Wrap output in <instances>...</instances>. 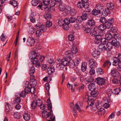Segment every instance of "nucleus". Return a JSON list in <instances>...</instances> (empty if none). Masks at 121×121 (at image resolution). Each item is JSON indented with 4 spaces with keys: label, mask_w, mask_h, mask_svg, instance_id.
Returning a JSON list of instances; mask_svg holds the SVG:
<instances>
[{
    "label": "nucleus",
    "mask_w": 121,
    "mask_h": 121,
    "mask_svg": "<svg viewBox=\"0 0 121 121\" xmlns=\"http://www.w3.org/2000/svg\"><path fill=\"white\" fill-rule=\"evenodd\" d=\"M40 55L39 54L37 53L34 51L31 52L29 55V58L32 60L33 63L35 64V66L37 67H39L40 65V63L38 60V58Z\"/></svg>",
    "instance_id": "f257e3e1"
},
{
    "label": "nucleus",
    "mask_w": 121,
    "mask_h": 121,
    "mask_svg": "<svg viewBox=\"0 0 121 121\" xmlns=\"http://www.w3.org/2000/svg\"><path fill=\"white\" fill-rule=\"evenodd\" d=\"M77 6L79 8L85 9L86 12H90L91 11V10L89 8V5L88 4L82 2H78L77 4Z\"/></svg>",
    "instance_id": "f03ea898"
},
{
    "label": "nucleus",
    "mask_w": 121,
    "mask_h": 121,
    "mask_svg": "<svg viewBox=\"0 0 121 121\" xmlns=\"http://www.w3.org/2000/svg\"><path fill=\"white\" fill-rule=\"evenodd\" d=\"M42 116L44 119L48 120L51 119L52 116H55L53 114H51L50 112H48L47 111L44 110L42 112Z\"/></svg>",
    "instance_id": "7ed1b4c3"
},
{
    "label": "nucleus",
    "mask_w": 121,
    "mask_h": 121,
    "mask_svg": "<svg viewBox=\"0 0 121 121\" xmlns=\"http://www.w3.org/2000/svg\"><path fill=\"white\" fill-rule=\"evenodd\" d=\"M113 22V19L111 18L107 20L106 22L104 24L106 28H109L111 27V26H112V24Z\"/></svg>",
    "instance_id": "20e7f679"
},
{
    "label": "nucleus",
    "mask_w": 121,
    "mask_h": 121,
    "mask_svg": "<svg viewBox=\"0 0 121 121\" xmlns=\"http://www.w3.org/2000/svg\"><path fill=\"white\" fill-rule=\"evenodd\" d=\"M90 68L95 69L97 67V62L95 60L93 59H90L89 61Z\"/></svg>",
    "instance_id": "39448f33"
},
{
    "label": "nucleus",
    "mask_w": 121,
    "mask_h": 121,
    "mask_svg": "<svg viewBox=\"0 0 121 121\" xmlns=\"http://www.w3.org/2000/svg\"><path fill=\"white\" fill-rule=\"evenodd\" d=\"M96 82L99 85H102L105 83V80L103 78L100 77L96 78Z\"/></svg>",
    "instance_id": "423d86ee"
},
{
    "label": "nucleus",
    "mask_w": 121,
    "mask_h": 121,
    "mask_svg": "<svg viewBox=\"0 0 121 121\" xmlns=\"http://www.w3.org/2000/svg\"><path fill=\"white\" fill-rule=\"evenodd\" d=\"M102 34L101 33H99L98 35L96 36L95 37V39L96 40L95 43L96 44H98L100 43V40L102 39V36L104 35L105 33H102Z\"/></svg>",
    "instance_id": "0eeeda50"
},
{
    "label": "nucleus",
    "mask_w": 121,
    "mask_h": 121,
    "mask_svg": "<svg viewBox=\"0 0 121 121\" xmlns=\"http://www.w3.org/2000/svg\"><path fill=\"white\" fill-rule=\"evenodd\" d=\"M99 33H101L102 34V33H104L103 30L106 29V28L104 24H101L98 27H95Z\"/></svg>",
    "instance_id": "6e6552de"
},
{
    "label": "nucleus",
    "mask_w": 121,
    "mask_h": 121,
    "mask_svg": "<svg viewBox=\"0 0 121 121\" xmlns=\"http://www.w3.org/2000/svg\"><path fill=\"white\" fill-rule=\"evenodd\" d=\"M73 53L71 51H66L65 53V58L68 59L69 60H71L73 57Z\"/></svg>",
    "instance_id": "1a4fd4ad"
},
{
    "label": "nucleus",
    "mask_w": 121,
    "mask_h": 121,
    "mask_svg": "<svg viewBox=\"0 0 121 121\" xmlns=\"http://www.w3.org/2000/svg\"><path fill=\"white\" fill-rule=\"evenodd\" d=\"M111 42L113 46L118 48L120 45V43L119 41H118L117 39L113 38H112Z\"/></svg>",
    "instance_id": "9d476101"
},
{
    "label": "nucleus",
    "mask_w": 121,
    "mask_h": 121,
    "mask_svg": "<svg viewBox=\"0 0 121 121\" xmlns=\"http://www.w3.org/2000/svg\"><path fill=\"white\" fill-rule=\"evenodd\" d=\"M66 21L67 23V24H69L70 23H73L74 22L76 21V19L73 17H71L69 18L66 17Z\"/></svg>",
    "instance_id": "9b49d317"
},
{
    "label": "nucleus",
    "mask_w": 121,
    "mask_h": 121,
    "mask_svg": "<svg viewBox=\"0 0 121 121\" xmlns=\"http://www.w3.org/2000/svg\"><path fill=\"white\" fill-rule=\"evenodd\" d=\"M34 76H32L30 78V85L31 86H34L37 84L36 81L34 77Z\"/></svg>",
    "instance_id": "f8f14e48"
},
{
    "label": "nucleus",
    "mask_w": 121,
    "mask_h": 121,
    "mask_svg": "<svg viewBox=\"0 0 121 121\" xmlns=\"http://www.w3.org/2000/svg\"><path fill=\"white\" fill-rule=\"evenodd\" d=\"M35 40L34 38L32 37L29 38L27 41V43L28 46H30L34 45Z\"/></svg>",
    "instance_id": "ddd939ff"
},
{
    "label": "nucleus",
    "mask_w": 121,
    "mask_h": 121,
    "mask_svg": "<svg viewBox=\"0 0 121 121\" xmlns=\"http://www.w3.org/2000/svg\"><path fill=\"white\" fill-rule=\"evenodd\" d=\"M95 82L93 83H90L88 86L89 89L91 91L94 90L96 88V86L95 85Z\"/></svg>",
    "instance_id": "4468645a"
},
{
    "label": "nucleus",
    "mask_w": 121,
    "mask_h": 121,
    "mask_svg": "<svg viewBox=\"0 0 121 121\" xmlns=\"http://www.w3.org/2000/svg\"><path fill=\"white\" fill-rule=\"evenodd\" d=\"M36 26L37 27V29L39 30L42 32H44L45 30L46 26L44 25H41L37 26V25H36Z\"/></svg>",
    "instance_id": "2eb2a0df"
},
{
    "label": "nucleus",
    "mask_w": 121,
    "mask_h": 121,
    "mask_svg": "<svg viewBox=\"0 0 121 121\" xmlns=\"http://www.w3.org/2000/svg\"><path fill=\"white\" fill-rule=\"evenodd\" d=\"M31 87L30 89V87L27 86L26 87V89H25L26 90H27L28 91V93H30V92H31L32 94H34L35 92V89L34 87V86H31Z\"/></svg>",
    "instance_id": "dca6fc26"
},
{
    "label": "nucleus",
    "mask_w": 121,
    "mask_h": 121,
    "mask_svg": "<svg viewBox=\"0 0 121 121\" xmlns=\"http://www.w3.org/2000/svg\"><path fill=\"white\" fill-rule=\"evenodd\" d=\"M26 87L25 88L24 90L22 91L20 93H19L18 95L20 97H24L27 94H29L28 91L26 90Z\"/></svg>",
    "instance_id": "f3484780"
},
{
    "label": "nucleus",
    "mask_w": 121,
    "mask_h": 121,
    "mask_svg": "<svg viewBox=\"0 0 121 121\" xmlns=\"http://www.w3.org/2000/svg\"><path fill=\"white\" fill-rule=\"evenodd\" d=\"M96 8L98 11L99 13L100 14L102 13L103 11V10L104 8V7L99 4H97L96 5Z\"/></svg>",
    "instance_id": "a211bd4d"
},
{
    "label": "nucleus",
    "mask_w": 121,
    "mask_h": 121,
    "mask_svg": "<svg viewBox=\"0 0 121 121\" xmlns=\"http://www.w3.org/2000/svg\"><path fill=\"white\" fill-rule=\"evenodd\" d=\"M98 106H97V108L98 109V110L97 111H98L99 112V115H104L106 112V111L103 108H102L100 107L99 108Z\"/></svg>",
    "instance_id": "6ab92c4d"
},
{
    "label": "nucleus",
    "mask_w": 121,
    "mask_h": 121,
    "mask_svg": "<svg viewBox=\"0 0 121 121\" xmlns=\"http://www.w3.org/2000/svg\"><path fill=\"white\" fill-rule=\"evenodd\" d=\"M99 32H98L97 30L95 27L94 29L91 30L90 31V34L91 35L95 37L96 36L98 35V34H99Z\"/></svg>",
    "instance_id": "aec40b11"
},
{
    "label": "nucleus",
    "mask_w": 121,
    "mask_h": 121,
    "mask_svg": "<svg viewBox=\"0 0 121 121\" xmlns=\"http://www.w3.org/2000/svg\"><path fill=\"white\" fill-rule=\"evenodd\" d=\"M28 32L30 34H32L35 32V29L34 27L32 26H29L28 29Z\"/></svg>",
    "instance_id": "412c9836"
},
{
    "label": "nucleus",
    "mask_w": 121,
    "mask_h": 121,
    "mask_svg": "<svg viewBox=\"0 0 121 121\" xmlns=\"http://www.w3.org/2000/svg\"><path fill=\"white\" fill-rule=\"evenodd\" d=\"M68 59L66 58L62 59V60H60L61 62L63 64L64 66H66L68 65L69 61Z\"/></svg>",
    "instance_id": "4be33fe9"
},
{
    "label": "nucleus",
    "mask_w": 121,
    "mask_h": 121,
    "mask_svg": "<svg viewBox=\"0 0 121 121\" xmlns=\"http://www.w3.org/2000/svg\"><path fill=\"white\" fill-rule=\"evenodd\" d=\"M100 53L99 52L95 51L93 52L92 53L93 56L95 59L98 58L100 55Z\"/></svg>",
    "instance_id": "5701e85b"
},
{
    "label": "nucleus",
    "mask_w": 121,
    "mask_h": 121,
    "mask_svg": "<svg viewBox=\"0 0 121 121\" xmlns=\"http://www.w3.org/2000/svg\"><path fill=\"white\" fill-rule=\"evenodd\" d=\"M92 91L90 93L91 96L94 98L96 97L99 93L98 91L95 90Z\"/></svg>",
    "instance_id": "b1692460"
},
{
    "label": "nucleus",
    "mask_w": 121,
    "mask_h": 121,
    "mask_svg": "<svg viewBox=\"0 0 121 121\" xmlns=\"http://www.w3.org/2000/svg\"><path fill=\"white\" fill-rule=\"evenodd\" d=\"M69 61L68 65L70 68H74L76 65L74 63V62L73 60H69Z\"/></svg>",
    "instance_id": "393cba45"
},
{
    "label": "nucleus",
    "mask_w": 121,
    "mask_h": 121,
    "mask_svg": "<svg viewBox=\"0 0 121 121\" xmlns=\"http://www.w3.org/2000/svg\"><path fill=\"white\" fill-rule=\"evenodd\" d=\"M56 66L58 69L60 70L64 68V66L60 61L58 63H57Z\"/></svg>",
    "instance_id": "a878e982"
},
{
    "label": "nucleus",
    "mask_w": 121,
    "mask_h": 121,
    "mask_svg": "<svg viewBox=\"0 0 121 121\" xmlns=\"http://www.w3.org/2000/svg\"><path fill=\"white\" fill-rule=\"evenodd\" d=\"M35 71V68L34 66L31 67L30 68L29 71V74L32 76H33V74Z\"/></svg>",
    "instance_id": "bb28decb"
},
{
    "label": "nucleus",
    "mask_w": 121,
    "mask_h": 121,
    "mask_svg": "<svg viewBox=\"0 0 121 121\" xmlns=\"http://www.w3.org/2000/svg\"><path fill=\"white\" fill-rule=\"evenodd\" d=\"M66 18L64 20L63 19H59L58 20V24L60 26H62L65 25V23H67L66 21Z\"/></svg>",
    "instance_id": "cd10ccee"
},
{
    "label": "nucleus",
    "mask_w": 121,
    "mask_h": 121,
    "mask_svg": "<svg viewBox=\"0 0 121 121\" xmlns=\"http://www.w3.org/2000/svg\"><path fill=\"white\" fill-rule=\"evenodd\" d=\"M23 118L26 121H28L30 118V115L28 113H26L23 115Z\"/></svg>",
    "instance_id": "c85d7f7f"
},
{
    "label": "nucleus",
    "mask_w": 121,
    "mask_h": 121,
    "mask_svg": "<svg viewBox=\"0 0 121 121\" xmlns=\"http://www.w3.org/2000/svg\"><path fill=\"white\" fill-rule=\"evenodd\" d=\"M102 14L104 16H106L108 15V14H110V11L109 9H104V8Z\"/></svg>",
    "instance_id": "c756f323"
},
{
    "label": "nucleus",
    "mask_w": 121,
    "mask_h": 121,
    "mask_svg": "<svg viewBox=\"0 0 121 121\" xmlns=\"http://www.w3.org/2000/svg\"><path fill=\"white\" fill-rule=\"evenodd\" d=\"M87 23L88 25L90 26H92L95 24L94 20L92 19L88 20Z\"/></svg>",
    "instance_id": "7c9ffc66"
},
{
    "label": "nucleus",
    "mask_w": 121,
    "mask_h": 121,
    "mask_svg": "<svg viewBox=\"0 0 121 121\" xmlns=\"http://www.w3.org/2000/svg\"><path fill=\"white\" fill-rule=\"evenodd\" d=\"M107 8L109 10H112L114 8L113 4L111 3H107Z\"/></svg>",
    "instance_id": "2f4dec72"
},
{
    "label": "nucleus",
    "mask_w": 121,
    "mask_h": 121,
    "mask_svg": "<svg viewBox=\"0 0 121 121\" xmlns=\"http://www.w3.org/2000/svg\"><path fill=\"white\" fill-rule=\"evenodd\" d=\"M83 13L81 16L83 20H86L88 16L89 15V14L87 12Z\"/></svg>",
    "instance_id": "473e14b6"
},
{
    "label": "nucleus",
    "mask_w": 121,
    "mask_h": 121,
    "mask_svg": "<svg viewBox=\"0 0 121 121\" xmlns=\"http://www.w3.org/2000/svg\"><path fill=\"white\" fill-rule=\"evenodd\" d=\"M17 97L16 99H14V103L15 104L17 103V104H19L21 102V99L20 98V96H18V95H16Z\"/></svg>",
    "instance_id": "72a5a7b5"
},
{
    "label": "nucleus",
    "mask_w": 121,
    "mask_h": 121,
    "mask_svg": "<svg viewBox=\"0 0 121 121\" xmlns=\"http://www.w3.org/2000/svg\"><path fill=\"white\" fill-rule=\"evenodd\" d=\"M44 17L47 20H49L51 18V15L48 13H46L44 14Z\"/></svg>",
    "instance_id": "f704fd0d"
},
{
    "label": "nucleus",
    "mask_w": 121,
    "mask_h": 121,
    "mask_svg": "<svg viewBox=\"0 0 121 121\" xmlns=\"http://www.w3.org/2000/svg\"><path fill=\"white\" fill-rule=\"evenodd\" d=\"M121 90L119 88H116L113 90V93L115 95H118L120 92Z\"/></svg>",
    "instance_id": "c9c22d12"
},
{
    "label": "nucleus",
    "mask_w": 121,
    "mask_h": 121,
    "mask_svg": "<svg viewBox=\"0 0 121 121\" xmlns=\"http://www.w3.org/2000/svg\"><path fill=\"white\" fill-rule=\"evenodd\" d=\"M14 117L17 119H19L21 117V114L18 112H16L14 113Z\"/></svg>",
    "instance_id": "e433bc0d"
},
{
    "label": "nucleus",
    "mask_w": 121,
    "mask_h": 121,
    "mask_svg": "<svg viewBox=\"0 0 121 121\" xmlns=\"http://www.w3.org/2000/svg\"><path fill=\"white\" fill-rule=\"evenodd\" d=\"M112 46L113 45L111 41L110 42H108L106 45V47L108 49V50H109L110 49L112 48Z\"/></svg>",
    "instance_id": "4c0bfd02"
},
{
    "label": "nucleus",
    "mask_w": 121,
    "mask_h": 121,
    "mask_svg": "<svg viewBox=\"0 0 121 121\" xmlns=\"http://www.w3.org/2000/svg\"><path fill=\"white\" fill-rule=\"evenodd\" d=\"M72 52L73 54H76L78 52V50L76 47L73 46L71 48Z\"/></svg>",
    "instance_id": "58836bf2"
},
{
    "label": "nucleus",
    "mask_w": 121,
    "mask_h": 121,
    "mask_svg": "<svg viewBox=\"0 0 121 121\" xmlns=\"http://www.w3.org/2000/svg\"><path fill=\"white\" fill-rule=\"evenodd\" d=\"M105 36L107 40H110L111 39L112 40V38H113L112 35L110 34H107L105 35Z\"/></svg>",
    "instance_id": "ea45409f"
},
{
    "label": "nucleus",
    "mask_w": 121,
    "mask_h": 121,
    "mask_svg": "<svg viewBox=\"0 0 121 121\" xmlns=\"http://www.w3.org/2000/svg\"><path fill=\"white\" fill-rule=\"evenodd\" d=\"M5 111L6 113H8L9 112H10V110L9 108V105L8 104H7L5 106Z\"/></svg>",
    "instance_id": "a19ab883"
},
{
    "label": "nucleus",
    "mask_w": 121,
    "mask_h": 121,
    "mask_svg": "<svg viewBox=\"0 0 121 121\" xmlns=\"http://www.w3.org/2000/svg\"><path fill=\"white\" fill-rule=\"evenodd\" d=\"M55 68L54 67L51 66L48 68V71L49 73L50 72H51L50 73L51 74V73H53L55 71Z\"/></svg>",
    "instance_id": "79ce46f5"
},
{
    "label": "nucleus",
    "mask_w": 121,
    "mask_h": 121,
    "mask_svg": "<svg viewBox=\"0 0 121 121\" xmlns=\"http://www.w3.org/2000/svg\"><path fill=\"white\" fill-rule=\"evenodd\" d=\"M97 73L101 75L104 73V72L102 68H98L97 69Z\"/></svg>",
    "instance_id": "37998d69"
},
{
    "label": "nucleus",
    "mask_w": 121,
    "mask_h": 121,
    "mask_svg": "<svg viewBox=\"0 0 121 121\" xmlns=\"http://www.w3.org/2000/svg\"><path fill=\"white\" fill-rule=\"evenodd\" d=\"M98 11L96 8L95 9H93L92 11V13L94 15H96L100 13H99Z\"/></svg>",
    "instance_id": "c03bdc74"
},
{
    "label": "nucleus",
    "mask_w": 121,
    "mask_h": 121,
    "mask_svg": "<svg viewBox=\"0 0 121 121\" xmlns=\"http://www.w3.org/2000/svg\"><path fill=\"white\" fill-rule=\"evenodd\" d=\"M83 20L81 16H79L76 19V22L78 23H81Z\"/></svg>",
    "instance_id": "a18cd8bd"
},
{
    "label": "nucleus",
    "mask_w": 121,
    "mask_h": 121,
    "mask_svg": "<svg viewBox=\"0 0 121 121\" xmlns=\"http://www.w3.org/2000/svg\"><path fill=\"white\" fill-rule=\"evenodd\" d=\"M38 0H32L31 2V4L33 6H35L38 3Z\"/></svg>",
    "instance_id": "49530a36"
},
{
    "label": "nucleus",
    "mask_w": 121,
    "mask_h": 121,
    "mask_svg": "<svg viewBox=\"0 0 121 121\" xmlns=\"http://www.w3.org/2000/svg\"><path fill=\"white\" fill-rule=\"evenodd\" d=\"M37 104L35 101H33L31 104V107L32 109H35L37 107Z\"/></svg>",
    "instance_id": "de8ad7c7"
},
{
    "label": "nucleus",
    "mask_w": 121,
    "mask_h": 121,
    "mask_svg": "<svg viewBox=\"0 0 121 121\" xmlns=\"http://www.w3.org/2000/svg\"><path fill=\"white\" fill-rule=\"evenodd\" d=\"M37 105L40 107L42 104V102L39 99H38L36 102Z\"/></svg>",
    "instance_id": "09e8293b"
},
{
    "label": "nucleus",
    "mask_w": 121,
    "mask_h": 121,
    "mask_svg": "<svg viewBox=\"0 0 121 121\" xmlns=\"http://www.w3.org/2000/svg\"><path fill=\"white\" fill-rule=\"evenodd\" d=\"M112 93H113V91H112L111 89H108L107 90V94L108 95V96H110Z\"/></svg>",
    "instance_id": "8fccbe9b"
},
{
    "label": "nucleus",
    "mask_w": 121,
    "mask_h": 121,
    "mask_svg": "<svg viewBox=\"0 0 121 121\" xmlns=\"http://www.w3.org/2000/svg\"><path fill=\"white\" fill-rule=\"evenodd\" d=\"M81 69L83 72H85L86 69L87 67L84 64H82L81 66Z\"/></svg>",
    "instance_id": "3c124183"
},
{
    "label": "nucleus",
    "mask_w": 121,
    "mask_h": 121,
    "mask_svg": "<svg viewBox=\"0 0 121 121\" xmlns=\"http://www.w3.org/2000/svg\"><path fill=\"white\" fill-rule=\"evenodd\" d=\"M103 36H102V39H101V40H100V43H101L102 44L104 45V44L106 43V42H107L106 41L107 40L106 39L103 38Z\"/></svg>",
    "instance_id": "603ef678"
},
{
    "label": "nucleus",
    "mask_w": 121,
    "mask_h": 121,
    "mask_svg": "<svg viewBox=\"0 0 121 121\" xmlns=\"http://www.w3.org/2000/svg\"><path fill=\"white\" fill-rule=\"evenodd\" d=\"M6 36L4 34H3L0 37V40L2 41H4L6 39Z\"/></svg>",
    "instance_id": "864d4df0"
},
{
    "label": "nucleus",
    "mask_w": 121,
    "mask_h": 121,
    "mask_svg": "<svg viewBox=\"0 0 121 121\" xmlns=\"http://www.w3.org/2000/svg\"><path fill=\"white\" fill-rule=\"evenodd\" d=\"M69 24L67 23H65V25L62 26L64 29L66 30H68L69 28V26L68 25Z\"/></svg>",
    "instance_id": "5fc2aeb1"
},
{
    "label": "nucleus",
    "mask_w": 121,
    "mask_h": 121,
    "mask_svg": "<svg viewBox=\"0 0 121 121\" xmlns=\"http://www.w3.org/2000/svg\"><path fill=\"white\" fill-rule=\"evenodd\" d=\"M42 33L43 32H42L37 29L36 32V36L38 37H40Z\"/></svg>",
    "instance_id": "6e6d98bb"
},
{
    "label": "nucleus",
    "mask_w": 121,
    "mask_h": 121,
    "mask_svg": "<svg viewBox=\"0 0 121 121\" xmlns=\"http://www.w3.org/2000/svg\"><path fill=\"white\" fill-rule=\"evenodd\" d=\"M59 9L60 11H63L65 10V6L61 4L59 5Z\"/></svg>",
    "instance_id": "4d7b16f0"
},
{
    "label": "nucleus",
    "mask_w": 121,
    "mask_h": 121,
    "mask_svg": "<svg viewBox=\"0 0 121 121\" xmlns=\"http://www.w3.org/2000/svg\"><path fill=\"white\" fill-rule=\"evenodd\" d=\"M70 12L71 15L73 16L76 14V11L75 9H71Z\"/></svg>",
    "instance_id": "13d9d810"
},
{
    "label": "nucleus",
    "mask_w": 121,
    "mask_h": 121,
    "mask_svg": "<svg viewBox=\"0 0 121 121\" xmlns=\"http://www.w3.org/2000/svg\"><path fill=\"white\" fill-rule=\"evenodd\" d=\"M106 21L107 20L105 17H100V21L101 22L103 23V24H104L106 22Z\"/></svg>",
    "instance_id": "bf43d9fd"
},
{
    "label": "nucleus",
    "mask_w": 121,
    "mask_h": 121,
    "mask_svg": "<svg viewBox=\"0 0 121 121\" xmlns=\"http://www.w3.org/2000/svg\"><path fill=\"white\" fill-rule=\"evenodd\" d=\"M113 60V65H116L117 64L118 65V63H117V58L116 57H114Z\"/></svg>",
    "instance_id": "052dcab7"
},
{
    "label": "nucleus",
    "mask_w": 121,
    "mask_h": 121,
    "mask_svg": "<svg viewBox=\"0 0 121 121\" xmlns=\"http://www.w3.org/2000/svg\"><path fill=\"white\" fill-rule=\"evenodd\" d=\"M10 4L14 7H16L17 5V2L15 0L11 1L10 2Z\"/></svg>",
    "instance_id": "680f3d73"
},
{
    "label": "nucleus",
    "mask_w": 121,
    "mask_h": 121,
    "mask_svg": "<svg viewBox=\"0 0 121 121\" xmlns=\"http://www.w3.org/2000/svg\"><path fill=\"white\" fill-rule=\"evenodd\" d=\"M50 2V1L49 0H43V3L45 5L49 4Z\"/></svg>",
    "instance_id": "e2e57ef3"
},
{
    "label": "nucleus",
    "mask_w": 121,
    "mask_h": 121,
    "mask_svg": "<svg viewBox=\"0 0 121 121\" xmlns=\"http://www.w3.org/2000/svg\"><path fill=\"white\" fill-rule=\"evenodd\" d=\"M74 28L75 30H78L80 29L81 28V27L79 24H76L74 25Z\"/></svg>",
    "instance_id": "0e129e2a"
},
{
    "label": "nucleus",
    "mask_w": 121,
    "mask_h": 121,
    "mask_svg": "<svg viewBox=\"0 0 121 121\" xmlns=\"http://www.w3.org/2000/svg\"><path fill=\"white\" fill-rule=\"evenodd\" d=\"M93 80V78L92 76H90L88 78L87 81L88 82H92Z\"/></svg>",
    "instance_id": "69168bd1"
},
{
    "label": "nucleus",
    "mask_w": 121,
    "mask_h": 121,
    "mask_svg": "<svg viewBox=\"0 0 121 121\" xmlns=\"http://www.w3.org/2000/svg\"><path fill=\"white\" fill-rule=\"evenodd\" d=\"M46 26L48 27H50L52 25V22L50 21H48L46 23Z\"/></svg>",
    "instance_id": "338daca9"
},
{
    "label": "nucleus",
    "mask_w": 121,
    "mask_h": 121,
    "mask_svg": "<svg viewBox=\"0 0 121 121\" xmlns=\"http://www.w3.org/2000/svg\"><path fill=\"white\" fill-rule=\"evenodd\" d=\"M117 58V59L118 62L121 63V54L120 53L118 54Z\"/></svg>",
    "instance_id": "774afa93"
}]
</instances>
